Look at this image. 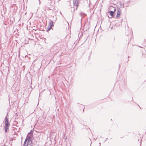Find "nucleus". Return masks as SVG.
Returning <instances> with one entry per match:
<instances>
[{
	"label": "nucleus",
	"mask_w": 146,
	"mask_h": 146,
	"mask_svg": "<svg viewBox=\"0 0 146 146\" xmlns=\"http://www.w3.org/2000/svg\"><path fill=\"white\" fill-rule=\"evenodd\" d=\"M28 140L27 139H26L24 143V146H27L28 145Z\"/></svg>",
	"instance_id": "obj_6"
},
{
	"label": "nucleus",
	"mask_w": 146,
	"mask_h": 146,
	"mask_svg": "<svg viewBox=\"0 0 146 146\" xmlns=\"http://www.w3.org/2000/svg\"><path fill=\"white\" fill-rule=\"evenodd\" d=\"M32 134H33V133H31V132H30V133H29V134L31 135H32Z\"/></svg>",
	"instance_id": "obj_7"
},
{
	"label": "nucleus",
	"mask_w": 146,
	"mask_h": 146,
	"mask_svg": "<svg viewBox=\"0 0 146 146\" xmlns=\"http://www.w3.org/2000/svg\"><path fill=\"white\" fill-rule=\"evenodd\" d=\"M79 0H74L73 3L74 5L76 7V9H77L78 5Z\"/></svg>",
	"instance_id": "obj_2"
},
{
	"label": "nucleus",
	"mask_w": 146,
	"mask_h": 146,
	"mask_svg": "<svg viewBox=\"0 0 146 146\" xmlns=\"http://www.w3.org/2000/svg\"><path fill=\"white\" fill-rule=\"evenodd\" d=\"M116 10L115 8H114V11L113 12L112 11H110L108 13H110V15H111V17H113L114 16V13L115 11Z\"/></svg>",
	"instance_id": "obj_4"
},
{
	"label": "nucleus",
	"mask_w": 146,
	"mask_h": 146,
	"mask_svg": "<svg viewBox=\"0 0 146 146\" xmlns=\"http://www.w3.org/2000/svg\"><path fill=\"white\" fill-rule=\"evenodd\" d=\"M53 26V23L52 21H50V23H49V30Z\"/></svg>",
	"instance_id": "obj_3"
},
{
	"label": "nucleus",
	"mask_w": 146,
	"mask_h": 146,
	"mask_svg": "<svg viewBox=\"0 0 146 146\" xmlns=\"http://www.w3.org/2000/svg\"><path fill=\"white\" fill-rule=\"evenodd\" d=\"M10 125V123L9 122L8 119L6 117L5 121V131L7 132V130L9 129V127Z\"/></svg>",
	"instance_id": "obj_1"
},
{
	"label": "nucleus",
	"mask_w": 146,
	"mask_h": 146,
	"mask_svg": "<svg viewBox=\"0 0 146 146\" xmlns=\"http://www.w3.org/2000/svg\"><path fill=\"white\" fill-rule=\"evenodd\" d=\"M121 14V10H118L117 11V15H116L117 17L119 18L120 17V16Z\"/></svg>",
	"instance_id": "obj_5"
}]
</instances>
